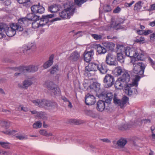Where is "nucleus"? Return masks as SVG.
Returning <instances> with one entry per match:
<instances>
[{
	"instance_id": "36",
	"label": "nucleus",
	"mask_w": 155,
	"mask_h": 155,
	"mask_svg": "<svg viewBox=\"0 0 155 155\" xmlns=\"http://www.w3.org/2000/svg\"><path fill=\"white\" fill-rule=\"evenodd\" d=\"M118 80L126 86V74L125 72L122 76L120 77Z\"/></svg>"
},
{
	"instance_id": "43",
	"label": "nucleus",
	"mask_w": 155,
	"mask_h": 155,
	"mask_svg": "<svg viewBox=\"0 0 155 155\" xmlns=\"http://www.w3.org/2000/svg\"><path fill=\"white\" fill-rule=\"evenodd\" d=\"M16 131L14 130H8L5 131H3V132L4 134L8 135H12L14 134Z\"/></svg>"
},
{
	"instance_id": "54",
	"label": "nucleus",
	"mask_w": 155,
	"mask_h": 155,
	"mask_svg": "<svg viewBox=\"0 0 155 155\" xmlns=\"http://www.w3.org/2000/svg\"><path fill=\"white\" fill-rule=\"evenodd\" d=\"M130 76L131 77L132 76L130 71H129L127 72V80L128 79L129 80L130 79Z\"/></svg>"
},
{
	"instance_id": "6",
	"label": "nucleus",
	"mask_w": 155,
	"mask_h": 155,
	"mask_svg": "<svg viewBox=\"0 0 155 155\" xmlns=\"http://www.w3.org/2000/svg\"><path fill=\"white\" fill-rule=\"evenodd\" d=\"M45 85L50 92L53 93L54 95L60 93L59 88L57 87L52 81H46L45 83Z\"/></svg>"
},
{
	"instance_id": "30",
	"label": "nucleus",
	"mask_w": 155,
	"mask_h": 155,
	"mask_svg": "<svg viewBox=\"0 0 155 155\" xmlns=\"http://www.w3.org/2000/svg\"><path fill=\"white\" fill-rule=\"evenodd\" d=\"M49 10L52 13H55L59 10V8L56 5H52L49 8Z\"/></svg>"
},
{
	"instance_id": "28",
	"label": "nucleus",
	"mask_w": 155,
	"mask_h": 155,
	"mask_svg": "<svg viewBox=\"0 0 155 155\" xmlns=\"http://www.w3.org/2000/svg\"><path fill=\"white\" fill-rule=\"evenodd\" d=\"M97 51L99 54H104L106 52L107 50L105 48L99 45L97 46Z\"/></svg>"
},
{
	"instance_id": "42",
	"label": "nucleus",
	"mask_w": 155,
	"mask_h": 155,
	"mask_svg": "<svg viewBox=\"0 0 155 155\" xmlns=\"http://www.w3.org/2000/svg\"><path fill=\"white\" fill-rule=\"evenodd\" d=\"M86 1L87 0H74L75 4L79 7H80L82 4Z\"/></svg>"
},
{
	"instance_id": "37",
	"label": "nucleus",
	"mask_w": 155,
	"mask_h": 155,
	"mask_svg": "<svg viewBox=\"0 0 155 155\" xmlns=\"http://www.w3.org/2000/svg\"><path fill=\"white\" fill-rule=\"evenodd\" d=\"M10 143L8 142H0V145L2 147L6 149H9L10 148Z\"/></svg>"
},
{
	"instance_id": "49",
	"label": "nucleus",
	"mask_w": 155,
	"mask_h": 155,
	"mask_svg": "<svg viewBox=\"0 0 155 155\" xmlns=\"http://www.w3.org/2000/svg\"><path fill=\"white\" fill-rule=\"evenodd\" d=\"M144 38L143 37H141L139 39H136L135 40V42H139L140 43H143L144 42Z\"/></svg>"
},
{
	"instance_id": "56",
	"label": "nucleus",
	"mask_w": 155,
	"mask_h": 155,
	"mask_svg": "<svg viewBox=\"0 0 155 155\" xmlns=\"http://www.w3.org/2000/svg\"><path fill=\"white\" fill-rule=\"evenodd\" d=\"M21 108V110H23L24 112H27L28 111V109L25 107H23L22 105L19 106V108Z\"/></svg>"
},
{
	"instance_id": "46",
	"label": "nucleus",
	"mask_w": 155,
	"mask_h": 155,
	"mask_svg": "<svg viewBox=\"0 0 155 155\" xmlns=\"http://www.w3.org/2000/svg\"><path fill=\"white\" fill-rule=\"evenodd\" d=\"M7 25L3 23H0V31H4L5 28H7Z\"/></svg>"
},
{
	"instance_id": "31",
	"label": "nucleus",
	"mask_w": 155,
	"mask_h": 155,
	"mask_svg": "<svg viewBox=\"0 0 155 155\" xmlns=\"http://www.w3.org/2000/svg\"><path fill=\"white\" fill-rule=\"evenodd\" d=\"M123 54L122 53H117V60L121 63L124 62L125 58L124 57Z\"/></svg>"
},
{
	"instance_id": "18",
	"label": "nucleus",
	"mask_w": 155,
	"mask_h": 155,
	"mask_svg": "<svg viewBox=\"0 0 155 155\" xmlns=\"http://www.w3.org/2000/svg\"><path fill=\"white\" fill-rule=\"evenodd\" d=\"M80 56L79 53L77 51H75L71 54L68 59L71 61H76L78 60Z\"/></svg>"
},
{
	"instance_id": "12",
	"label": "nucleus",
	"mask_w": 155,
	"mask_h": 155,
	"mask_svg": "<svg viewBox=\"0 0 155 155\" xmlns=\"http://www.w3.org/2000/svg\"><path fill=\"white\" fill-rule=\"evenodd\" d=\"M113 96L114 103L115 104H118L120 106L121 108H123L124 105L126 104V96H124L121 100L117 98V95L115 94Z\"/></svg>"
},
{
	"instance_id": "32",
	"label": "nucleus",
	"mask_w": 155,
	"mask_h": 155,
	"mask_svg": "<svg viewBox=\"0 0 155 155\" xmlns=\"http://www.w3.org/2000/svg\"><path fill=\"white\" fill-rule=\"evenodd\" d=\"M36 117L43 119H47L46 114L45 112H38Z\"/></svg>"
},
{
	"instance_id": "2",
	"label": "nucleus",
	"mask_w": 155,
	"mask_h": 155,
	"mask_svg": "<svg viewBox=\"0 0 155 155\" xmlns=\"http://www.w3.org/2000/svg\"><path fill=\"white\" fill-rule=\"evenodd\" d=\"M64 10L59 13L60 17L63 19L69 18L74 12V4L72 2H68L64 5Z\"/></svg>"
},
{
	"instance_id": "10",
	"label": "nucleus",
	"mask_w": 155,
	"mask_h": 155,
	"mask_svg": "<svg viewBox=\"0 0 155 155\" xmlns=\"http://www.w3.org/2000/svg\"><path fill=\"white\" fill-rule=\"evenodd\" d=\"M28 20L26 18H23L19 19L17 23H15V25L16 26L18 29V31H22L24 27L28 24Z\"/></svg>"
},
{
	"instance_id": "5",
	"label": "nucleus",
	"mask_w": 155,
	"mask_h": 155,
	"mask_svg": "<svg viewBox=\"0 0 155 155\" xmlns=\"http://www.w3.org/2000/svg\"><path fill=\"white\" fill-rule=\"evenodd\" d=\"M142 53L144 55L145 53L142 51L140 49L135 50L133 48H130L129 47H127V56L131 58H132L131 60L134 58H137V56L139 55L141 56V54Z\"/></svg>"
},
{
	"instance_id": "23",
	"label": "nucleus",
	"mask_w": 155,
	"mask_h": 155,
	"mask_svg": "<svg viewBox=\"0 0 155 155\" xmlns=\"http://www.w3.org/2000/svg\"><path fill=\"white\" fill-rule=\"evenodd\" d=\"M104 46L107 50H112L114 46V44L112 42H106L103 43Z\"/></svg>"
},
{
	"instance_id": "13",
	"label": "nucleus",
	"mask_w": 155,
	"mask_h": 155,
	"mask_svg": "<svg viewBox=\"0 0 155 155\" xmlns=\"http://www.w3.org/2000/svg\"><path fill=\"white\" fill-rule=\"evenodd\" d=\"M95 97L93 95L87 94L85 97V103L87 105H94L96 102Z\"/></svg>"
},
{
	"instance_id": "58",
	"label": "nucleus",
	"mask_w": 155,
	"mask_h": 155,
	"mask_svg": "<svg viewBox=\"0 0 155 155\" xmlns=\"http://www.w3.org/2000/svg\"><path fill=\"white\" fill-rule=\"evenodd\" d=\"M120 8L118 7L113 11V12L114 13H118L120 11Z\"/></svg>"
},
{
	"instance_id": "35",
	"label": "nucleus",
	"mask_w": 155,
	"mask_h": 155,
	"mask_svg": "<svg viewBox=\"0 0 155 155\" xmlns=\"http://www.w3.org/2000/svg\"><path fill=\"white\" fill-rule=\"evenodd\" d=\"M39 133L41 135L46 137L51 136L53 135L51 133H48L45 130H40L39 131Z\"/></svg>"
},
{
	"instance_id": "51",
	"label": "nucleus",
	"mask_w": 155,
	"mask_h": 155,
	"mask_svg": "<svg viewBox=\"0 0 155 155\" xmlns=\"http://www.w3.org/2000/svg\"><path fill=\"white\" fill-rule=\"evenodd\" d=\"M119 24V23H117L115 21H112L111 24V26L112 27L115 28Z\"/></svg>"
},
{
	"instance_id": "62",
	"label": "nucleus",
	"mask_w": 155,
	"mask_h": 155,
	"mask_svg": "<svg viewBox=\"0 0 155 155\" xmlns=\"http://www.w3.org/2000/svg\"><path fill=\"white\" fill-rule=\"evenodd\" d=\"M79 34H81L80 36H82L83 35L85 34V32L84 31H79L76 32L75 34L77 35Z\"/></svg>"
},
{
	"instance_id": "50",
	"label": "nucleus",
	"mask_w": 155,
	"mask_h": 155,
	"mask_svg": "<svg viewBox=\"0 0 155 155\" xmlns=\"http://www.w3.org/2000/svg\"><path fill=\"white\" fill-rule=\"evenodd\" d=\"M126 127L125 123H122L119 127L118 129L120 130H125Z\"/></svg>"
},
{
	"instance_id": "26",
	"label": "nucleus",
	"mask_w": 155,
	"mask_h": 155,
	"mask_svg": "<svg viewBox=\"0 0 155 155\" xmlns=\"http://www.w3.org/2000/svg\"><path fill=\"white\" fill-rule=\"evenodd\" d=\"M117 53H122L126 55V48L122 45H118L117 46Z\"/></svg>"
},
{
	"instance_id": "27",
	"label": "nucleus",
	"mask_w": 155,
	"mask_h": 155,
	"mask_svg": "<svg viewBox=\"0 0 155 155\" xmlns=\"http://www.w3.org/2000/svg\"><path fill=\"white\" fill-rule=\"evenodd\" d=\"M93 89H94L96 92H98L100 89V84L97 83H93L92 85L91 86Z\"/></svg>"
},
{
	"instance_id": "22",
	"label": "nucleus",
	"mask_w": 155,
	"mask_h": 155,
	"mask_svg": "<svg viewBox=\"0 0 155 155\" xmlns=\"http://www.w3.org/2000/svg\"><path fill=\"white\" fill-rule=\"evenodd\" d=\"M54 56L51 55L48 61L46 62L43 65V67L45 69H46L50 67L53 64Z\"/></svg>"
},
{
	"instance_id": "1",
	"label": "nucleus",
	"mask_w": 155,
	"mask_h": 155,
	"mask_svg": "<svg viewBox=\"0 0 155 155\" xmlns=\"http://www.w3.org/2000/svg\"><path fill=\"white\" fill-rule=\"evenodd\" d=\"M146 58V56L142 53L141 54V56L139 55H137V58L131 60V62L133 64V70L134 73L140 75H142L144 73L145 68L144 64L142 62H138L137 60L143 61Z\"/></svg>"
},
{
	"instance_id": "3",
	"label": "nucleus",
	"mask_w": 155,
	"mask_h": 155,
	"mask_svg": "<svg viewBox=\"0 0 155 155\" xmlns=\"http://www.w3.org/2000/svg\"><path fill=\"white\" fill-rule=\"evenodd\" d=\"M113 97L111 92L107 93L104 98L105 101L99 100L97 102L96 107L97 110L100 112L103 111L106 108L105 103H107V104H110Z\"/></svg>"
},
{
	"instance_id": "40",
	"label": "nucleus",
	"mask_w": 155,
	"mask_h": 155,
	"mask_svg": "<svg viewBox=\"0 0 155 155\" xmlns=\"http://www.w3.org/2000/svg\"><path fill=\"white\" fill-rule=\"evenodd\" d=\"M42 126V123L40 121H37L33 125V127L34 128L37 129L40 128Z\"/></svg>"
},
{
	"instance_id": "7",
	"label": "nucleus",
	"mask_w": 155,
	"mask_h": 155,
	"mask_svg": "<svg viewBox=\"0 0 155 155\" xmlns=\"http://www.w3.org/2000/svg\"><path fill=\"white\" fill-rule=\"evenodd\" d=\"M114 76L109 74H107L104 77L103 82L105 87L108 88L111 87L114 84Z\"/></svg>"
},
{
	"instance_id": "38",
	"label": "nucleus",
	"mask_w": 155,
	"mask_h": 155,
	"mask_svg": "<svg viewBox=\"0 0 155 155\" xmlns=\"http://www.w3.org/2000/svg\"><path fill=\"white\" fill-rule=\"evenodd\" d=\"M58 67L57 65H55L52 67L49 71L51 74H54L58 71Z\"/></svg>"
},
{
	"instance_id": "11",
	"label": "nucleus",
	"mask_w": 155,
	"mask_h": 155,
	"mask_svg": "<svg viewBox=\"0 0 155 155\" xmlns=\"http://www.w3.org/2000/svg\"><path fill=\"white\" fill-rule=\"evenodd\" d=\"M112 142L114 148L117 149H122L124 147L126 144V138L122 137L117 142L114 140Z\"/></svg>"
},
{
	"instance_id": "48",
	"label": "nucleus",
	"mask_w": 155,
	"mask_h": 155,
	"mask_svg": "<svg viewBox=\"0 0 155 155\" xmlns=\"http://www.w3.org/2000/svg\"><path fill=\"white\" fill-rule=\"evenodd\" d=\"M31 72L37 71L38 70V66L34 65H31Z\"/></svg>"
},
{
	"instance_id": "64",
	"label": "nucleus",
	"mask_w": 155,
	"mask_h": 155,
	"mask_svg": "<svg viewBox=\"0 0 155 155\" xmlns=\"http://www.w3.org/2000/svg\"><path fill=\"white\" fill-rule=\"evenodd\" d=\"M148 60L152 66L154 65V62L151 58L148 57Z\"/></svg>"
},
{
	"instance_id": "17",
	"label": "nucleus",
	"mask_w": 155,
	"mask_h": 155,
	"mask_svg": "<svg viewBox=\"0 0 155 155\" xmlns=\"http://www.w3.org/2000/svg\"><path fill=\"white\" fill-rule=\"evenodd\" d=\"M97 70H98L102 74H106L108 70L107 65L104 63H102L97 64Z\"/></svg>"
},
{
	"instance_id": "53",
	"label": "nucleus",
	"mask_w": 155,
	"mask_h": 155,
	"mask_svg": "<svg viewBox=\"0 0 155 155\" xmlns=\"http://www.w3.org/2000/svg\"><path fill=\"white\" fill-rule=\"evenodd\" d=\"M155 10V4H152L150 6L149 11H151Z\"/></svg>"
},
{
	"instance_id": "63",
	"label": "nucleus",
	"mask_w": 155,
	"mask_h": 155,
	"mask_svg": "<svg viewBox=\"0 0 155 155\" xmlns=\"http://www.w3.org/2000/svg\"><path fill=\"white\" fill-rule=\"evenodd\" d=\"M3 125H5L6 127H8L9 125V122L6 121H4L2 122Z\"/></svg>"
},
{
	"instance_id": "39",
	"label": "nucleus",
	"mask_w": 155,
	"mask_h": 155,
	"mask_svg": "<svg viewBox=\"0 0 155 155\" xmlns=\"http://www.w3.org/2000/svg\"><path fill=\"white\" fill-rule=\"evenodd\" d=\"M39 23V20L34 21L32 24V27L34 29H37L40 27Z\"/></svg>"
},
{
	"instance_id": "14",
	"label": "nucleus",
	"mask_w": 155,
	"mask_h": 155,
	"mask_svg": "<svg viewBox=\"0 0 155 155\" xmlns=\"http://www.w3.org/2000/svg\"><path fill=\"white\" fill-rule=\"evenodd\" d=\"M106 62L107 64L110 65L116 66L117 64L114 56L110 54H109L107 55Z\"/></svg>"
},
{
	"instance_id": "41",
	"label": "nucleus",
	"mask_w": 155,
	"mask_h": 155,
	"mask_svg": "<svg viewBox=\"0 0 155 155\" xmlns=\"http://www.w3.org/2000/svg\"><path fill=\"white\" fill-rule=\"evenodd\" d=\"M32 46L31 47L28 46H25L22 48V51L25 54H28V51L32 49Z\"/></svg>"
},
{
	"instance_id": "4",
	"label": "nucleus",
	"mask_w": 155,
	"mask_h": 155,
	"mask_svg": "<svg viewBox=\"0 0 155 155\" xmlns=\"http://www.w3.org/2000/svg\"><path fill=\"white\" fill-rule=\"evenodd\" d=\"M35 105L41 107L47 108L49 107H56L57 104L55 102H52L45 99H37L32 101Z\"/></svg>"
},
{
	"instance_id": "16",
	"label": "nucleus",
	"mask_w": 155,
	"mask_h": 155,
	"mask_svg": "<svg viewBox=\"0 0 155 155\" xmlns=\"http://www.w3.org/2000/svg\"><path fill=\"white\" fill-rule=\"evenodd\" d=\"M32 12L35 13L42 14L44 12L45 9L42 6L39 5H35L31 7Z\"/></svg>"
},
{
	"instance_id": "60",
	"label": "nucleus",
	"mask_w": 155,
	"mask_h": 155,
	"mask_svg": "<svg viewBox=\"0 0 155 155\" xmlns=\"http://www.w3.org/2000/svg\"><path fill=\"white\" fill-rule=\"evenodd\" d=\"M152 32V31L150 30H148L147 31H145L143 32V34L146 35Z\"/></svg>"
},
{
	"instance_id": "44",
	"label": "nucleus",
	"mask_w": 155,
	"mask_h": 155,
	"mask_svg": "<svg viewBox=\"0 0 155 155\" xmlns=\"http://www.w3.org/2000/svg\"><path fill=\"white\" fill-rule=\"evenodd\" d=\"M91 35L92 37L96 40H100L102 37V36L101 35L91 34Z\"/></svg>"
},
{
	"instance_id": "8",
	"label": "nucleus",
	"mask_w": 155,
	"mask_h": 155,
	"mask_svg": "<svg viewBox=\"0 0 155 155\" xmlns=\"http://www.w3.org/2000/svg\"><path fill=\"white\" fill-rule=\"evenodd\" d=\"M16 30L18 31V29L16 26L15 25V23H12L10 27L7 25L4 32L8 36L12 37L15 34Z\"/></svg>"
},
{
	"instance_id": "55",
	"label": "nucleus",
	"mask_w": 155,
	"mask_h": 155,
	"mask_svg": "<svg viewBox=\"0 0 155 155\" xmlns=\"http://www.w3.org/2000/svg\"><path fill=\"white\" fill-rule=\"evenodd\" d=\"M2 111L3 112L5 113L6 114H11V111L5 109H2Z\"/></svg>"
},
{
	"instance_id": "21",
	"label": "nucleus",
	"mask_w": 155,
	"mask_h": 155,
	"mask_svg": "<svg viewBox=\"0 0 155 155\" xmlns=\"http://www.w3.org/2000/svg\"><path fill=\"white\" fill-rule=\"evenodd\" d=\"M33 84L32 82L29 80H25L23 82L22 85H21L19 84L18 86L20 87L27 89L28 87L31 86Z\"/></svg>"
},
{
	"instance_id": "9",
	"label": "nucleus",
	"mask_w": 155,
	"mask_h": 155,
	"mask_svg": "<svg viewBox=\"0 0 155 155\" xmlns=\"http://www.w3.org/2000/svg\"><path fill=\"white\" fill-rule=\"evenodd\" d=\"M140 77L138 75H136L134 78L133 79L132 82L131 84L127 85V89L128 95H131L132 94L133 91L131 90L130 87L134 86L137 87L138 82L140 80Z\"/></svg>"
},
{
	"instance_id": "59",
	"label": "nucleus",
	"mask_w": 155,
	"mask_h": 155,
	"mask_svg": "<svg viewBox=\"0 0 155 155\" xmlns=\"http://www.w3.org/2000/svg\"><path fill=\"white\" fill-rule=\"evenodd\" d=\"M100 140L103 141L104 142L107 143H110L111 141L110 140L107 138H104L101 139Z\"/></svg>"
},
{
	"instance_id": "33",
	"label": "nucleus",
	"mask_w": 155,
	"mask_h": 155,
	"mask_svg": "<svg viewBox=\"0 0 155 155\" xmlns=\"http://www.w3.org/2000/svg\"><path fill=\"white\" fill-rule=\"evenodd\" d=\"M84 112L86 115L93 117H95L97 116V114L95 112L90 110H86Z\"/></svg>"
},
{
	"instance_id": "25",
	"label": "nucleus",
	"mask_w": 155,
	"mask_h": 155,
	"mask_svg": "<svg viewBox=\"0 0 155 155\" xmlns=\"http://www.w3.org/2000/svg\"><path fill=\"white\" fill-rule=\"evenodd\" d=\"M27 18L28 20L35 21L39 20V16L35 14L32 13L28 14Z\"/></svg>"
},
{
	"instance_id": "34",
	"label": "nucleus",
	"mask_w": 155,
	"mask_h": 155,
	"mask_svg": "<svg viewBox=\"0 0 155 155\" xmlns=\"http://www.w3.org/2000/svg\"><path fill=\"white\" fill-rule=\"evenodd\" d=\"M143 3L141 1H139L136 3L134 7V10L137 11L139 10L142 6Z\"/></svg>"
},
{
	"instance_id": "20",
	"label": "nucleus",
	"mask_w": 155,
	"mask_h": 155,
	"mask_svg": "<svg viewBox=\"0 0 155 155\" xmlns=\"http://www.w3.org/2000/svg\"><path fill=\"white\" fill-rule=\"evenodd\" d=\"M94 54L93 51L91 50L90 51L85 52L84 53V60L87 62H90Z\"/></svg>"
},
{
	"instance_id": "29",
	"label": "nucleus",
	"mask_w": 155,
	"mask_h": 155,
	"mask_svg": "<svg viewBox=\"0 0 155 155\" xmlns=\"http://www.w3.org/2000/svg\"><path fill=\"white\" fill-rule=\"evenodd\" d=\"M115 87L116 88L118 89H121L123 87L125 88L126 87L125 85L118 80L116 81L115 84Z\"/></svg>"
},
{
	"instance_id": "19",
	"label": "nucleus",
	"mask_w": 155,
	"mask_h": 155,
	"mask_svg": "<svg viewBox=\"0 0 155 155\" xmlns=\"http://www.w3.org/2000/svg\"><path fill=\"white\" fill-rule=\"evenodd\" d=\"M97 64L91 63L85 67V70L88 71H96L97 70Z\"/></svg>"
},
{
	"instance_id": "15",
	"label": "nucleus",
	"mask_w": 155,
	"mask_h": 155,
	"mask_svg": "<svg viewBox=\"0 0 155 155\" xmlns=\"http://www.w3.org/2000/svg\"><path fill=\"white\" fill-rule=\"evenodd\" d=\"M54 17V15L50 14L47 15H43L40 19V21H39V23L40 26H43L46 25L48 22L49 19Z\"/></svg>"
},
{
	"instance_id": "24",
	"label": "nucleus",
	"mask_w": 155,
	"mask_h": 155,
	"mask_svg": "<svg viewBox=\"0 0 155 155\" xmlns=\"http://www.w3.org/2000/svg\"><path fill=\"white\" fill-rule=\"evenodd\" d=\"M20 71L23 73L31 72V65L28 66H23L20 67L18 68Z\"/></svg>"
},
{
	"instance_id": "61",
	"label": "nucleus",
	"mask_w": 155,
	"mask_h": 155,
	"mask_svg": "<svg viewBox=\"0 0 155 155\" xmlns=\"http://www.w3.org/2000/svg\"><path fill=\"white\" fill-rule=\"evenodd\" d=\"M20 68V67L18 68H16V71H19V72H17L15 74V75L16 76H19L21 74V73L22 72L20 71L19 70V69H18V68Z\"/></svg>"
},
{
	"instance_id": "52",
	"label": "nucleus",
	"mask_w": 155,
	"mask_h": 155,
	"mask_svg": "<svg viewBox=\"0 0 155 155\" xmlns=\"http://www.w3.org/2000/svg\"><path fill=\"white\" fill-rule=\"evenodd\" d=\"M20 4H25L30 1V0H17Z\"/></svg>"
},
{
	"instance_id": "47",
	"label": "nucleus",
	"mask_w": 155,
	"mask_h": 155,
	"mask_svg": "<svg viewBox=\"0 0 155 155\" xmlns=\"http://www.w3.org/2000/svg\"><path fill=\"white\" fill-rule=\"evenodd\" d=\"M16 137L19 140H23L24 139H27V136L25 135L19 134L16 136Z\"/></svg>"
},
{
	"instance_id": "57",
	"label": "nucleus",
	"mask_w": 155,
	"mask_h": 155,
	"mask_svg": "<svg viewBox=\"0 0 155 155\" xmlns=\"http://www.w3.org/2000/svg\"><path fill=\"white\" fill-rule=\"evenodd\" d=\"M0 154L1 155H8V152L3 150H0Z\"/></svg>"
},
{
	"instance_id": "45",
	"label": "nucleus",
	"mask_w": 155,
	"mask_h": 155,
	"mask_svg": "<svg viewBox=\"0 0 155 155\" xmlns=\"http://www.w3.org/2000/svg\"><path fill=\"white\" fill-rule=\"evenodd\" d=\"M115 70L117 73V74L118 75H120L123 72L121 68L119 66L115 68Z\"/></svg>"
}]
</instances>
